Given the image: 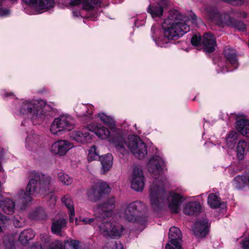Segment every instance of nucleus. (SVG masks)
<instances>
[{
    "mask_svg": "<svg viewBox=\"0 0 249 249\" xmlns=\"http://www.w3.org/2000/svg\"><path fill=\"white\" fill-rule=\"evenodd\" d=\"M164 164V160L158 155L152 156L147 164L148 171L155 178L150 188L151 206L155 212H159L167 203L172 213H178L183 197L176 193L165 191L166 180H163L161 177Z\"/></svg>",
    "mask_w": 249,
    "mask_h": 249,
    "instance_id": "obj_1",
    "label": "nucleus"
},
{
    "mask_svg": "<svg viewBox=\"0 0 249 249\" xmlns=\"http://www.w3.org/2000/svg\"><path fill=\"white\" fill-rule=\"evenodd\" d=\"M188 18L176 10L171 11L162 23L163 35L157 40L154 38L158 46L165 47L171 40H176L190 31L186 23Z\"/></svg>",
    "mask_w": 249,
    "mask_h": 249,
    "instance_id": "obj_2",
    "label": "nucleus"
},
{
    "mask_svg": "<svg viewBox=\"0 0 249 249\" xmlns=\"http://www.w3.org/2000/svg\"><path fill=\"white\" fill-rule=\"evenodd\" d=\"M52 181V178L47 174L35 171L32 172L26 191L23 189L20 190L14 196L15 200L21 205V209L25 208L27 205L32 201V196L37 193L38 189L46 191Z\"/></svg>",
    "mask_w": 249,
    "mask_h": 249,
    "instance_id": "obj_3",
    "label": "nucleus"
},
{
    "mask_svg": "<svg viewBox=\"0 0 249 249\" xmlns=\"http://www.w3.org/2000/svg\"><path fill=\"white\" fill-rule=\"evenodd\" d=\"M112 142L117 150L122 155L127 154L128 149L139 159L144 158L147 155L146 144L137 136H129L125 141L123 135L117 134L112 138Z\"/></svg>",
    "mask_w": 249,
    "mask_h": 249,
    "instance_id": "obj_4",
    "label": "nucleus"
},
{
    "mask_svg": "<svg viewBox=\"0 0 249 249\" xmlns=\"http://www.w3.org/2000/svg\"><path fill=\"white\" fill-rule=\"evenodd\" d=\"M52 107L42 100H26L21 105L19 112L30 118L34 125L40 123L49 115Z\"/></svg>",
    "mask_w": 249,
    "mask_h": 249,
    "instance_id": "obj_5",
    "label": "nucleus"
},
{
    "mask_svg": "<svg viewBox=\"0 0 249 249\" xmlns=\"http://www.w3.org/2000/svg\"><path fill=\"white\" fill-rule=\"evenodd\" d=\"M95 218H85L82 220V221L86 224L93 223V226L95 224L98 225L100 234L105 237L118 238L121 236L124 230L123 226L116 222H109L107 219V221L97 219L96 211H95Z\"/></svg>",
    "mask_w": 249,
    "mask_h": 249,
    "instance_id": "obj_6",
    "label": "nucleus"
},
{
    "mask_svg": "<svg viewBox=\"0 0 249 249\" xmlns=\"http://www.w3.org/2000/svg\"><path fill=\"white\" fill-rule=\"evenodd\" d=\"M145 208V205L143 202L136 201L126 205L122 214L128 221L137 222L142 224L145 221V219L141 221L140 218L137 215V213L143 211Z\"/></svg>",
    "mask_w": 249,
    "mask_h": 249,
    "instance_id": "obj_7",
    "label": "nucleus"
},
{
    "mask_svg": "<svg viewBox=\"0 0 249 249\" xmlns=\"http://www.w3.org/2000/svg\"><path fill=\"white\" fill-rule=\"evenodd\" d=\"M74 120L70 115H62L54 119L50 127L51 132L54 135L65 130H71L73 128Z\"/></svg>",
    "mask_w": 249,
    "mask_h": 249,
    "instance_id": "obj_8",
    "label": "nucleus"
},
{
    "mask_svg": "<svg viewBox=\"0 0 249 249\" xmlns=\"http://www.w3.org/2000/svg\"><path fill=\"white\" fill-rule=\"evenodd\" d=\"M116 206V199L111 196L106 201L99 205L96 209V215L97 219L102 221H107V219L111 222L109 218L112 214V211Z\"/></svg>",
    "mask_w": 249,
    "mask_h": 249,
    "instance_id": "obj_9",
    "label": "nucleus"
},
{
    "mask_svg": "<svg viewBox=\"0 0 249 249\" xmlns=\"http://www.w3.org/2000/svg\"><path fill=\"white\" fill-rule=\"evenodd\" d=\"M202 42L203 49L207 53H211L215 50L216 45V40L213 36L210 33H205L202 39L200 36H194L191 39V43L193 45L198 46Z\"/></svg>",
    "mask_w": 249,
    "mask_h": 249,
    "instance_id": "obj_10",
    "label": "nucleus"
},
{
    "mask_svg": "<svg viewBox=\"0 0 249 249\" xmlns=\"http://www.w3.org/2000/svg\"><path fill=\"white\" fill-rule=\"evenodd\" d=\"M110 192V188L104 182L98 181L89 189L87 193L89 199L92 202L99 200L105 195Z\"/></svg>",
    "mask_w": 249,
    "mask_h": 249,
    "instance_id": "obj_11",
    "label": "nucleus"
},
{
    "mask_svg": "<svg viewBox=\"0 0 249 249\" xmlns=\"http://www.w3.org/2000/svg\"><path fill=\"white\" fill-rule=\"evenodd\" d=\"M204 10L207 18L221 27L226 18H228V14L220 13L216 7L213 5H205Z\"/></svg>",
    "mask_w": 249,
    "mask_h": 249,
    "instance_id": "obj_12",
    "label": "nucleus"
},
{
    "mask_svg": "<svg viewBox=\"0 0 249 249\" xmlns=\"http://www.w3.org/2000/svg\"><path fill=\"white\" fill-rule=\"evenodd\" d=\"M169 239V242L166 245L165 249H181L182 234L178 228L172 227L170 229Z\"/></svg>",
    "mask_w": 249,
    "mask_h": 249,
    "instance_id": "obj_13",
    "label": "nucleus"
},
{
    "mask_svg": "<svg viewBox=\"0 0 249 249\" xmlns=\"http://www.w3.org/2000/svg\"><path fill=\"white\" fill-rule=\"evenodd\" d=\"M169 4L168 0H156V2L150 5L147 12L153 18H160L162 16L163 9L167 7Z\"/></svg>",
    "mask_w": 249,
    "mask_h": 249,
    "instance_id": "obj_14",
    "label": "nucleus"
},
{
    "mask_svg": "<svg viewBox=\"0 0 249 249\" xmlns=\"http://www.w3.org/2000/svg\"><path fill=\"white\" fill-rule=\"evenodd\" d=\"M144 176L141 169L136 167L134 168L132 173L131 188L137 191H141L143 188Z\"/></svg>",
    "mask_w": 249,
    "mask_h": 249,
    "instance_id": "obj_15",
    "label": "nucleus"
},
{
    "mask_svg": "<svg viewBox=\"0 0 249 249\" xmlns=\"http://www.w3.org/2000/svg\"><path fill=\"white\" fill-rule=\"evenodd\" d=\"M73 146V144L69 141L60 140L53 143L51 147V151L54 154L62 156L65 155Z\"/></svg>",
    "mask_w": 249,
    "mask_h": 249,
    "instance_id": "obj_16",
    "label": "nucleus"
},
{
    "mask_svg": "<svg viewBox=\"0 0 249 249\" xmlns=\"http://www.w3.org/2000/svg\"><path fill=\"white\" fill-rule=\"evenodd\" d=\"M209 221L207 219L197 220L194 225L193 232L198 237H205L208 232Z\"/></svg>",
    "mask_w": 249,
    "mask_h": 249,
    "instance_id": "obj_17",
    "label": "nucleus"
},
{
    "mask_svg": "<svg viewBox=\"0 0 249 249\" xmlns=\"http://www.w3.org/2000/svg\"><path fill=\"white\" fill-rule=\"evenodd\" d=\"M91 108L90 106L85 105H81L76 108V112L77 116L81 119V120L84 123H88L92 120V111L90 110Z\"/></svg>",
    "mask_w": 249,
    "mask_h": 249,
    "instance_id": "obj_18",
    "label": "nucleus"
},
{
    "mask_svg": "<svg viewBox=\"0 0 249 249\" xmlns=\"http://www.w3.org/2000/svg\"><path fill=\"white\" fill-rule=\"evenodd\" d=\"M26 4L38 10H49L54 5L53 0H22Z\"/></svg>",
    "mask_w": 249,
    "mask_h": 249,
    "instance_id": "obj_19",
    "label": "nucleus"
},
{
    "mask_svg": "<svg viewBox=\"0 0 249 249\" xmlns=\"http://www.w3.org/2000/svg\"><path fill=\"white\" fill-rule=\"evenodd\" d=\"M40 139L41 136L35 134L34 131L28 132L26 139V148L30 151L36 150L40 143Z\"/></svg>",
    "mask_w": 249,
    "mask_h": 249,
    "instance_id": "obj_20",
    "label": "nucleus"
},
{
    "mask_svg": "<svg viewBox=\"0 0 249 249\" xmlns=\"http://www.w3.org/2000/svg\"><path fill=\"white\" fill-rule=\"evenodd\" d=\"M67 242L69 244L71 249H81L78 240L70 239L67 240ZM47 249H65V248L60 240H56L51 242Z\"/></svg>",
    "mask_w": 249,
    "mask_h": 249,
    "instance_id": "obj_21",
    "label": "nucleus"
},
{
    "mask_svg": "<svg viewBox=\"0 0 249 249\" xmlns=\"http://www.w3.org/2000/svg\"><path fill=\"white\" fill-rule=\"evenodd\" d=\"M71 138L78 143L84 144L89 142L92 137L89 132L84 130L72 132L71 134Z\"/></svg>",
    "mask_w": 249,
    "mask_h": 249,
    "instance_id": "obj_22",
    "label": "nucleus"
},
{
    "mask_svg": "<svg viewBox=\"0 0 249 249\" xmlns=\"http://www.w3.org/2000/svg\"><path fill=\"white\" fill-rule=\"evenodd\" d=\"M61 200L62 203L65 205L68 210L70 222H73L74 221V216L75 215V211L73 206V202L71 196L69 195H66L62 197Z\"/></svg>",
    "mask_w": 249,
    "mask_h": 249,
    "instance_id": "obj_23",
    "label": "nucleus"
},
{
    "mask_svg": "<svg viewBox=\"0 0 249 249\" xmlns=\"http://www.w3.org/2000/svg\"><path fill=\"white\" fill-rule=\"evenodd\" d=\"M225 26L233 27L240 31H244L246 28L244 22L231 18L229 15L228 18H226L224 20L221 27H224Z\"/></svg>",
    "mask_w": 249,
    "mask_h": 249,
    "instance_id": "obj_24",
    "label": "nucleus"
},
{
    "mask_svg": "<svg viewBox=\"0 0 249 249\" xmlns=\"http://www.w3.org/2000/svg\"><path fill=\"white\" fill-rule=\"evenodd\" d=\"M69 4L71 6H75L80 4H83V9L87 10H91L94 6L97 5L100 0H68Z\"/></svg>",
    "mask_w": 249,
    "mask_h": 249,
    "instance_id": "obj_25",
    "label": "nucleus"
},
{
    "mask_svg": "<svg viewBox=\"0 0 249 249\" xmlns=\"http://www.w3.org/2000/svg\"><path fill=\"white\" fill-rule=\"evenodd\" d=\"M201 209V205L197 201H192L187 203L184 206L183 213L188 215L198 214Z\"/></svg>",
    "mask_w": 249,
    "mask_h": 249,
    "instance_id": "obj_26",
    "label": "nucleus"
},
{
    "mask_svg": "<svg viewBox=\"0 0 249 249\" xmlns=\"http://www.w3.org/2000/svg\"><path fill=\"white\" fill-rule=\"evenodd\" d=\"M224 54L230 63L233 67V70L238 66L237 54L235 50L231 48H227L224 50Z\"/></svg>",
    "mask_w": 249,
    "mask_h": 249,
    "instance_id": "obj_27",
    "label": "nucleus"
},
{
    "mask_svg": "<svg viewBox=\"0 0 249 249\" xmlns=\"http://www.w3.org/2000/svg\"><path fill=\"white\" fill-rule=\"evenodd\" d=\"M66 227V221L64 218H59L58 220H53L52 225V231L53 233L60 236L64 235V232L62 230Z\"/></svg>",
    "mask_w": 249,
    "mask_h": 249,
    "instance_id": "obj_28",
    "label": "nucleus"
},
{
    "mask_svg": "<svg viewBox=\"0 0 249 249\" xmlns=\"http://www.w3.org/2000/svg\"><path fill=\"white\" fill-rule=\"evenodd\" d=\"M99 160L102 164V171L103 174H105L108 171L112 166L113 156L111 154L108 153L102 156Z\"/></svg>",
    "mask_w": 249,
    "mask_h": 249,
    "instance_id": "obj_29",
    "label": "nucleus"
},
{
    "mask_svg": "<svg viewBox=\"0 0 249 249\" xmlns=\"http://www.w3.org/2000/svg\"><path fill=\"white\" fill-rule=\"evenodd\" d=\"M236 128L238 131L243 136H249V121L245 119H242L236 123Z\"/></svg>",
    "mask_w": 249,
    "mask_h": 249,
    "instance_id": "obj_30",
    "label": "nucleus"
},
{
    "mask_svg": "<svg viewBox=\"0 0 249 249\" xmlns=\"http://www.w3.org/2000/svg\"><path fill=\"white\" fill-rule=\"evenodd\" d=\"M35 236L34 231L31 229H26L21 232L19 236V240L23 245H26L32 240Z\"/></svg>",
    "mask_w": 249,
    "mask_h": 249,
    "instance_id": "obj_31",
    "label": "nucleus"
},
{
    "mask_svg": "<svg viewBox=\"0 0 249 249\" xmlns=\"http://www.w3.org/2000/svg\"><path fill=\"white\" fill-rule=\"evenodd\" d=\"M208 204L212 208L215 209L224 204L221 198L213 193L210 194L208 197Z\"/></svg>",
    "mask_w": 249,
    "mask_h": 249,
    "instance_id": "obj_32",
    "label": "nucleus"
},
{
    "mask_svg": "<svg viewBox=\"0 0 249 249\" xmlns=\"http://www.w3.org/2000/svg\"><path fill=\"white\" fill-rule=\"evenodd\" d=\"M15 209V202L9 198H5L2 204V211L5 213L12 214Z\"/></svg>",
    "mask_w": 249,
    "mask_h": 249,
    "instance_id": "obj_33",
    "label": "nucleus"
},
{
    "mask_svg": "<svg viewBox=\"0 0 249 249\" xmlns=\"http://www.w3.org/2000/svg\"><path fill=\"white\" fill-rule=\"evenodd\" d=\"M29 217L31 220H38L45 219L46 217V215L43 209L38 208L31 212Z\"/></svg>",
    "mask_w": 249,
    "mask_h": 249,
    "instance_id": "obj_34",
    "label": "nucleus"
},
{
    "mask_svg": "<svg viewBox=\"0 0 249 249\" xmlns=\"http://www.w3.org/2000/svg\"><path fill=\"white\" fill-rule=\"evenodd\" d=\"M94 131L98 137L102 139H106L110 135V131L103 126H97Z\"/></svg>",
    "mask_w": 249,
    "mask_h": 249,
    "instance_id": "obj_35",
    "label": "nucleus"
},
{
    "mask_svg": "<svg viewBox=\"0 0 249 249\" xmlns=\"http://www.w3.org/2000/svg\"><path fill=\"white\" fill-rule=\"evenodd\" d=\"M101 157L99 155L97 147L95 145H92L89 149V153L88 156V160L89 162H91L93 160H99Z\"/></svg>",
    "mask_w": 249,
    "mask_h": 249,
    "instance_id": "obj_36",
    "label": "nucleus"
},
{
    "mask_svg": "<svg viewBox=\"0 0 249 249\" xmlns=\"http://www.w3.org/2000/svg\"><path fill=\"white\" fill-rule=\"evenodd\" d=\"M15 238L13 234L6 235L4 237L3 243L5 249H15Z\"/></svg>",
    "mask_w": 249,
    "mask_h": 249,
    "instance_id": "obj_37",
    "label": "nucleus"
},
{
    "mask_svg": "<svg viewBox=\"0 0 249 249\" xmlns=\"http://www.w3.org/2000/svg\"><path fill=\"white\" fill-rule=\"evenodd\" d=\"M246 145L247 143L244 140L240 141L237 144V156L239 160H242L244 158Z\"/></svg>",
    "mask_w": 249,
    "mask_h": 249,
    "instance_id": "obj_38",
    "label": "nucleus"
},
{
    "mask_svg": "<svg viewBox=\"0 0 249 249\" xmlns=\"http://www.w3.org/2000/svg\"><path fill=\"white\" fill-rule=\"evenodd\" d=\"M11 223V221L8 217L0 213V232L4 231Z\"/></svg>",
    "mask_w": 249,
    "mask_h": 249,
    "instance_id": "obj_39",
    "label": "nucleus"
},
{
    "mask_svg": "<svg viewBox=\"0 0 249 249\" xmlns=\"http://www.w3.org/2000/svg\"><path fill=\"white\" fill-rule=\"evenodd\" d=\"M98 117L107 125L111 127L115 125V121L114 119L112 117L106 115L105 113H99L98 114Z\"/></svg>",
    "mask_w": 249,
    "mask_h": 249,
    "instance_id": "obj_40",
    "label": "nucleus"
},
{
    "mask_svg": "<svg viewBox=\"0 0 249 249\" xmlns=\"http://www.w3.org/2000/svg\"><path fill=\"white\" fill-rule=\"evenodd\" d=\"M58 178L60 181L64 185H69L72 182V179L68 175L63 173H59L58 174Z\"/></svg>",
    "mask_w": 249,
    "mask_h": 249,
    "instance_id": "obj_41",
    "label": "nucleus"
},
{
    "mask_svg": "<svg viewBox=\"0 0 249 249\" xmlns=\"http://www.w3.org/2000/svg\"><path fill=\"white\" fill-rule=\"evenodd\" d=\"M234 181L236 183V187L240 188L247 184L248 180L245 176H238L235 178Z\"/></svg>",
    "mask_w": 249,
    "mask_h": 249,
    "instance_id": "obj_42",
    "label": "nucleus"
},
{
    "mask_svg": "<svg viewBox=\"0 0 249 249\" xmlns=\"http://www.w3.org/2000/svg\"><path fill=\"white\" fill-rule=\"evenodd\" d=\"M105 248L108 249H124L123 245L117 241H111L108 242L105 245Z\"/></svg>",
    "mask_w": 249,
    "mask_h": 249,
    "instance_id": "obj_43",
    "label": "nucleus"
},
{
    "mask_svg": "<svg viewBox=\"0 0 249 249\" xmlns=\"http://www.w3.org/2000/svg\"><path fill=\"white\" fill-rule=\"evenodd\" d=\"M13 224L17 228H20L25 224L24 219L19 216H16L14 217Z\"/></svg>",
    "mask_w": 249,
    "mask_h": 249,
    "instance_id": "obj_44",
    "label": "nucleus"
},
{
    "mask_svg": "<svg viewBox=\"0 0 249 249\" xmlns=\"http://www.w3.org/2000/svg\"><path fill=\"white\" fill-rule=\"evenodd\" d=\"M48 203L49 206L53 208L55 205L56 202V197L53 194H50L47 196Z\"/></svg>",
    "mask_w": 249,
    "mask_h": 249,
    "instance_id": "obj_45",
    "label": "nucleus"
},
{
    "mask_svg": "<svg viewBox=\"0 0 249 249\" xmlns=\"http://www.w3.org/2000/svg\"><path fill=\"white\" fill-rule=\"evenodd\" d=\"M41 241L44 244V245H47L49 247V245L51 243V238L49 235L45 233H41L40 235Z\"/></svg>",
    "mask_w": 249,
    "mask_h": 249,
    "instance_id": "obj_46",
    "label": "nucleus"
},
{
    "mask_svg": "<svg viewBox=\"0 0 249 249\" xmlns=\"http://www.w3.org/2000/svg\"><path fill=\"white\" fill-rule=\"evenodd\" d=\"M240 244L243 249H249V235L243 238Z\"/></svg>",
    "mask_w": 249,
    "mask_h": 249,
    "instance_id": "obj_47",
    "label": "nucleus"
},
{
    "mask_svg": "<svg viewBox=\"0 0 249 249\" xmlns=\"http://www.w3.org/2000/svg\"><path fill=\"white\" fill-rule=\"evenodd\" d=\"M227 144L230 148L232 149L236 144V140L233 139H226Z\"/></svg>",
    "mask_w": 249,
    "mask_h": 249,
    "instance_id": "obj_48",
    "label": "nucleus"
},
{
    "mask_svg": "<svg viewBox=\"0 0 249 249\" xmlns=\"http://www.w3.org/2000/svg\"><path fill=\"white\" fill-rule=\"evenodd\" d=\"M10 13V11L8 9H3L0 7V16H7Z\"/></svg>",
    "mask_w": 249,
    "mask_h": 249,
    "instance_id": "obj_49",
    "label": "nucleus"
},
{
    "mask_svg": "<svg viewBox=\"0 0 249 249\" xmlns=\"http://www.w3.org/2000/svg\"><path fill=\"white\" fill-rule=\"evenodd\" d=\"M226 139L236 140L237 139V134L235 131H231L229 134Z\"/></svg>",
    "mask_w": 249,
    "mask_h": 249,
    "instance_id": "obj_50",
    "label": "nucleus"
},
{
    "mask_svg": "<svg viewBox=\"0 0 249 249\" xmlns=\"http://www.w3.org/2000/svg\"><path fill=\"white\" fill-rule=\"evenodd\" d=\"M29 249H45V247L43 248L41 244L37 242L31 246Z\"/></svg>",
    "mask_w": 249,
    "mask_h": 249,
    "instance_id": "obj_51",
    "label": "nucleus"
},
{
    "mask_svg": "<svg viewBox=\"0 0 249 249\" xmlns=\"http://www.w3.org/2000/svg\"><path fill=\"white\" fill-rule=\"evenodd\" d=\"M72 14L74 17H78L79 16H80V12L79 10L74 9L72 11Z\"/></svg>",
    "mask_w": 249,
    "mask_h": 249,
    "instance_id": "obj_52",
    "label": "nucleus"
},
{
    "mask_svg": "<svg viewBox=\"0 0 249 249\" xmlns=\"http://www.w3.org/2000/svg\"><path fill=\"white\" fill-rule=\"evenodd\" d=\"M4 199L3 196L0 195V208L2 206Z\"/></svg>",
    "mask_w": 249,
    "mask_h": 249,
    "instance_id": "obj_53",
    "label": "nucleus"
},
{
    "mask_svg": "<svg viewBox=\"0 0 249 249\" xmlns=\"http://www.w3.org/2000/svg\"><path fill=\"white\" fill-rule=\"evenodd\" d=\"M3 154H4V150L3 149H2L0 151V159H2L3 158Z\"/></svg>",
    "mask_w": 249,
    "mask_h": 249,
    "instance_id": "obj_54",
    "label": "nucleus"
},
{
    "mask_svg": "<svg viewBox=\"0 0 249 249\" xmlns=\"http://www.w3.org/2000/svg\"><path fill=\"white\" fill-rule=\"evenodd\" d=\"M192 18L193 21H195L196 20V16L194 15L192 16Z\"/></svg>",
    "mask_w": 249,
    "mask_h": 249,
    "instance_id": "obj_55",
    "label": "nucleus"
},
{
    "mask_svg": "<svg viewBox=\"0 0 249 249\" xmlns=\"http://www.w3.org/2000/svg\"><path fill=\"white\" fill-rule=\"evenodd\" d=\"M232 71V70H229V69L226 68V70H223V72H228V71Z\"/></svg>",
    "mask_w": 249,
    "mask_h": 249,
    "instance_id": "obj_56",
    "label": "nucleus"
},
{
    "mask_svg": "<svg viewBox=\"0 0 249 249\" xmlns=\"http://www.w3.org/2000/svg\"><path fill=\"white\" fill-rule=\"evenodd\" d=\"M13 96V94L12 93L8 94H5V96Z\"/></svg>",
    "mask_w": 249,
    "mask_h": 249,
    "instance_id": "obj_57",
    "label": "nucleus"
},
{
    "mask_svg": "<svg viewBox=\"0 0 249 249\" xmlns=\"http://www.w3.org/2000/svg\"><path fill=\"white\" fill-rule=\"evenodd\" d=\"M2 170V167L1 163L0 162V171H1Z\"/></svg>",
    "mask_w": 249,
    "mask_h": 249,
    "instance_id": "obj_58",
    "label": "nucleus"
},
{
    "mask_svg": "<svg viewBox=\"0 0 249 249\" xmlns=\"http://www.w3.org/2000/svg\"><path fill=\"white\" fill-rule=\"evenodd\" d=\"M154 27L152 26L151 28L152 31H153L154 30Z\"/></svg>",
    "mask_w": 249,
    "mask_h": 249,
    "instance_id": "obj_59",
    "label": "nucleus"
},
{
    "mask_svg": "<svg viewBox=\"0 0 249 249\" xmlns=\"http://www.w3.org/2000/svg\"><path fill=\"white\" fill-rule=\"evenodd\" d=\"M134 24H135V25L136 26H137V25H136V20H135V21H134Z\"/></svg>",
    "mask_w": 249,
    "mask_h": 249,
    "instance_id": "obj_60",
    "label": "nucleus"
},
{
    "mask_svg": "<svg viewBox=\"0 0 249 249\" xmlns=\"http://www.w3.org/2000/svg\"><path fill=\"white\" fill-rule=\"evenodd\" d=\"M248 182H249V177H248Z\"/></svg>",
    "mask_w": 249,
    "mask_h": 249,
    "instance_id": "obj_61",
    "label": "nucleus"
},
{
    "mask_svg": "<svg viewBox=\"0 0 249 249\" xmlns=\"http://www.w3.org/2000/svg\"><path fill=\"white\" fill-rule=\"evenodd\" d=\"M244 17H246V14H244Z\"/></svg>",
    "mask_w": 249,
    "mask_h": 249,
    "instance_id": "obj_62",
    "label": "nucleus"
},
{
    "mask_svg": "<svg viewBox=\"0 0 249 249\" xmlns=\"http://www.w3.org/2000/svg\"><path fill=\"white\" fill-rule=\"evenodd\" d=\"M75 220H76L75 223H77V219L76 218Z\"/></svg>",
    "mask_w": 249,
    "mask_h": 249,
    "instance_id": "obj_63",
    "label": "nucleus"
}]
</instances>
